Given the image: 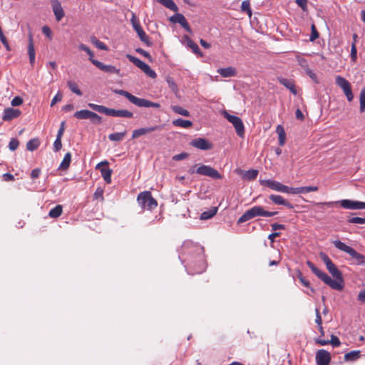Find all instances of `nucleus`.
Returning <instances> with one entry per match:
<instances>
[{"mask_svg": "<svg viewBox=\"0 0 365 365\" xmlns=\"http://www.w3.org/2000/svg\"><path fill=\"white\" fill-rule=\"evenodd\" d=\"M307 265L310 268V269L315 275H317L322 281L329 286L331 289L338 291H341L344 289V281L342 273L336 267L334 269L329 271V272L334 277V279H331L327 274L318 269L312 262L307 261Z\"/></svg>", "mask_w": 365, "mask_h": 365, "instance_id": "obj_1", "label": "nucleus"}, {"mask_svg": "<svg viewBox=\"0 0 365 365\" xmlns=\"http://www.w3.org/2000/svg\"><path fill=\"white\" fill-rule=\"evenodd\" d=\"M277 214V212H269L264 209L262 206L256 205L245 212V213L238 219L237 223H244L256 217H273Z\"/></svg>", "mask_w": 365, "mask_h": 365, "instance_id": "obj_2", "label": "nucleus"}, {"mask_svg": "<svg viewBox=\"0 0 365 365\" xmlns=\"http://www.w3.org/2000/svg\"><path fill=\"white\" fill-rule=\"evenodd\" d=\"M332 243L338 250L349 254L352 259H354V264L356 265H365V255L359 253L354 248L346 245L340 240H334Z\"/></svg>", "mask_w": 365, "mask_h": 365, "instance_id": "obj_3", "label": "nucleus"}, {"mask_svg": "<svg viewBox=\"0 0 365 365\" xmlns=\"http://www.w3.org/2000/svg\"><path fill=\"white\" fill-rule=\"evenodd\" d=\"M114 92L118 95L125 97L130 103L138 107H153L158 108L160 106V104L158 103H154L145 98H138L124 90L116 89L114 91Z\"/></svg>", "mask_w": 365, "mask_h": 365, "instance_id": "obj_4", "label": "nucleus"}, {"mask_svg": "<svg viewBox=\"0 0 365 365\" xmlns=\"http://www.w3.org/2000/svg\"><path fill=\"white\" fill-rule=\"evenodd\" d=\"M137 202L143 210H153L158 206L157 200L153 197L150 191L140 192L137 197Z\"/></svg>", "mask_w": 365, "mask_h": 365, "instance_id": "obj_5", "label": "nucleus"}, {"mask_svg": "<svg viewBox=\"0 0 365 365\" xmlns=\"http://www.w3.org/2000/svg\"><path fill=\"white\" fill-rule=\"evenodd\" d=\"M190 173H197L203 176H208L214 179H221L222 176L219 173V172L215 168L205 165H202L199 166L196 170H194V168L190 170Z\"/></svg>", "mask_w": 365, "mask_h": 365, "instance_id": "obj_6", "label": "nucleus"}, {"mask_svg": "<svg viewBox=\"0 0 365 365\" xmlns=\"http://www.w3.org/2000/svg\"><path fill=\"white\" fill-rule=\"evenodd\" d=\"M223 115L233 125L237 135L239 137L243 138L245 135V126L241 118L238 116L230 115L227 111H224Z\"/></svg>", "mask_w": 365, "mask_h": 365, "instance_id": "obj_7", "label": "nucleus"}, {"mask_svg": "<svg viewBox=\"0 0 365 365\" xmlns=\"http://www.w3.org/2000/svg\"><path fill=\"white\" fill-rule=\"evenodd\" d=\"M259 182L261 185L267 187L274 191L288 194L289 186L283 185L280 182L270 179L259 180Z\"/></svg>", "mask_w": 365, "mask_h": 365, "instance_id": "obj_8", "label": "nucleus"}, {"mask_svg": "<svg viewBox=\"0 0 365 365\" xmlns=\"http://www.w3.org/2000/svg\"><path fill=\"white\" fill-rule=\"evenodd\" d=\"M336 83L343 90L348 101L351 102L354 98V95L349 82L344 77L337 76L336 77Z\"/></svg>", "mask_w": 365, "mask_h": 365, "instance_id": "obj_9", "label": "nucleus"}, {"mask_svg": "<svg viewBox=\"0 0 365 365\" xmlns=\"http://www.w3.org/2000/svg\"><path fill=\"white\" fill-rule=\"evenodd\" d=\"M315 360L317 365H329L331 360V354L325 349H319L316 352Z\"/></svg>", "mask_w": 365, "mask_h": 365, "instance_id": "obj_10", "label": "nucleus"}, {"mask_svg": "<svg viewBox=\"0 0 365 365\" xmlns=\"http://www.w3.org/2000/svg\"><path fill=\"white\" fill-rule=\"evenodd\" d=\"M108 165V162L107 160L102 161L96 165V169L100 170L103 180L108 184H110L111 182V175H112L113 171L110 168H102L103 165Z\"/></svg>", "mask_w": 365, "mask_h": 365, "instance_id": "obj_11", "label": "nucleus"}, {"mask_svg": "<svg viewBox=\"0 0 365 365\" xmlns=\"http://www.w3.org/2000/svg\"><path fill=\"white\" fill-rule=\"evenodd\" d=\"M190 145L197 149L202 150H211L213 148V145L209 140L205 138H198L192 140L190 142Z\"/></svg>", "mask_w": 365, "mask_h": 365, "instance_id": "obj_12", "label": "nucleus"}, {"mask_svg": "<svg viewBox=\"0 0 365 365\" xmlns=\"http://www.w3.org/2000/svg\"><path fill=\"white\" fill-rule=\"evenodd\" d=\"M340 205L345 209L350 210H362L365 209V202L353 201L351 200H342L340 201Z\"/></svg>", "mask_w": 365, "mask_h": 365, "instance_id": "obj_13", "label": "nucleus"}, {"mask_svg": "<svg viewBox=\"0 0 365 365\" xmlns=\"http://www.w3.org/2000/svg\"><path fill=\"white\" fill-rule=\"evenodd\" d=\"M52 10L56 20L60 21L65 16L64 10L59 0H51Z\"/></svg>", "mask_w": 365, "mask_h": 365, "instance_id": "obj_14", "label": "nucleus"}, {"mask_svg": "<svg viewBox=\"0 0 365 365\" xmlns=\"http://www.w3.org/2000/svg\"><path fill=\"white\" fill-rule=\"evenodd\" d=\"M319 188L317 186H304L299 187H289L288 194L299 195L310 192H317Z\"/></svg>", "mask_w": 365, "mask_h": 365, "instance_id": "obj_15", "label": "nucleus"}, {"mask_svg": "<svg viewBox=\"0 0 365 365\" xmlns=\"http://www.w3.org/2000/svg\"><path fill=\"white\" fill-rule=\"evenodd\" d=\"M170 21L180 24L187 32H191V28L185 17L182 14H176L170 18Z\"/></svg>", "mask_w": 365, "mask_h": 365, "instance_id": "obj_16", "label": "nucleus"}, {"mask_svg": "<svg viewBox=\"0 0 365 365\" xmlns=\"http://www.w3.org/2000/svg\"><path fill=\"white\" fill-rule=\"evenodd\" d=\"M269 198L274 205H284L289 209L294 208V205L281 195L272 194Z\"/></svg>", "mask_w": 365, "mask_h": 365, "instance_id": "obj_17", "label": "nucleus"}, {"mask_svg": "<svg viewBox=\"0 0 365 365\" xmlns=\"http://www.w3.org/2000/svg\"><path fill=\"white\" fill-rule=\"evenodd\" d=\"M161 128L162 127L160 125H155V126H151L149 128H142L140 129L135 130L133 132L132 138L133 139L138 138L141 135H144L148 133L160 130V129H161Z\"/></svg>", "mask_w": 365, "mask_h": 365, "instance_id": "obj_18", "label": "nucleus"}, {"mask_svg": "<svg viewBox=\"0 0 365 365\" xmlns=\"http://www.w3.org/2000/svg\"><path fill=\"white\" fill-rule=\"evenodd\" d=\"M21 113L19 109L8 108L4 109L2 119L4 121H9L14 118H18Z\"/></svg>", "mask_w": 365, "mask_h": 365, "instance_id": "obj_19", "label": "nucleus"}, {"mask_svg": "<svg viewBox=\"0 0 365 365\" xmlns=\"http://www.w3.org/2000/svg\"><path fill=\"white\" fill-rule=\"evenodd\" d=\"M93 65H95L100 70L106 73L120 75V70L112 65H106L99 61L93 62Z\"/></svg>", "mask_w": 365, "mask_h": 365, "instance_id": "obj_20", "label": "nucleus"}, {"mask_svg": "<svg viewBox=\"0 0 365 365\" xmlns=\"http://www.w3.org/2000/svg\"><path fill=\"white\" fill-rule=\"evenodd\" d=\"M315 343L320 346H325L329 344H331L334 347H339L341 345V341L335 335H331L330 340L317 339L315 340Z\"/></svg>", "mask_w": 365, "mask_h": 365, "instance_id": "obj_21", "label": "nucleus"}, {"mask_svg": "<svg viewBox=\"0 0 365 365\" xmlns=\"http://www.w3.org/2000/svg\"><path fill=\"white\" fill-rule=\"evenodd\" d=\"M277 81L287 89H289L294 95H297V91L294 82L292 79L284 78L282 77H277Z\"/></svg>", "mask_w": 365, "mask_h": 365, "instance_id": "obj_22", "label": "nucleus"}, {"mask_svg": "<svg viewBox=\"0 0 365 365\" xmlns=\"http://www.w3.org/2000/svg\"><path fill=\"white\" fill-rule=\"evenodd\" d=\"M28 54L29 57V61L31 66L35 62V48L34 44L33 36L31 34L29 36V45H28Z\"/></svg>", "mask_w": 365, "mask_h": 365, "instance_id": "obj_23", "label": "nucleus"}, {"mask_svg": "<svg viewBox=\"0 0 365 365\" xmlns=\"http://www.w3.org/2000/svg\"><path fill=\"white\" fill-rule=\"evenodd\" d=\"M217 73H219L222 77L228 78L236 76L237 71L234 67H227L224 68H219L217 70Z\"/></svg>", "mask_w": 365, "mask_h": 365, "instance_id": "obj_24", "label": "nucleus"}, {"mask_svg": "<svg viewBox=\"0 0 365 365\" xmlns=\"http://www.w3.org/2000/svg\"><path fill=\"white\" fill-rule=\"evenodd\" d=\"M361 351L354 350L345 354L344 359L346 361H355L361 357Z\"/></svg>", "mask_w": 365, "mask_h": 365, "instance_id": "obj_25", "label": "nucleus"}, {"mask_svg": "<svg viewBox=\"0 0 365 365\" xmlns=\"http://www.w3.org/2000/svg\"><path fill=\"white\" fill-rule=\"evenodd\" d=\"M217 207H212L209 210L205 211L202 213H201L200 220H206L212 218L217 214Z\"/></svg>", "mask_w": 365, "mask_h": 365, "instance_id": "obj_26", "label": "nucleus"}, {"mask_svg": "<svg viewBox=\"0 0 365 365\" xmlns=\"http://www.w3.org/2000/svg\"><path fill=\"white\" fill-rule=\"evenodd\" d=\"M71 162V153H67L65 155L62 162L61 163V164L58 167V170H68V168L70 166Z\"/></svg>", "mask_w": 365, "mask_h": 365, "instance_id": "obj_27", "label": "nucleus"}, {"mask_svg": "<svg viewBox=\"0 0 365 365\" xmlns=\"http://www.w3.org/2000/svg\"><path fill=\"white\" fill-rule=\"evenodd\" d=\"M276 132L279 135V145L283 146L286 141V133L283 126L278 125L276 128Z\"/></svg>", "mask_w": 365, "mask_h": 365, "instance_id": "obj_28", "label": "nucleus"}, {"mask_svg": "<svg viewBox=\"0 0 365 365\" xmlns=\"http://www.w3.org/2000/svg\"><path fill=\"white\" fill-rule=\"evenodd\" d=\"M173 125L177 127H181L184 128H190L192 125V123L188 120H184L178 118L173 121Z\"/></svg>", "mask_w": 365, "mask_h": 365, "instance_id": "obj_29", "label": "nucleus"}, {"mask_svg": "<svg viewBox=\"0 0 365 365\" xmlns=\"http://www.w3.org/2000/svg\"><path fill=\"white\" fill-rule=\"evenodd\" d=\"M320 257L326 264L328 271H330L331 269H334L336 267L327 254L321 252Z\"/></svg>", "mask_w": 365, "mask_h": 365, "instance_id": "obj_30", "label": "nucleus"}, {"mask_svg": "<svg viewBox=\"0 0 365 365\" xmlns=\"http://www.w3.org/2000/svg\"><path fill=\"white\" fill-rule=\"evenodd\" d=\"M320 257L326 264L328 271H330L331 269H334L336 267L327 254L321 252Z\"/></svg>", "mask_w": 365, "mask_h": 365, "instance_id": "obj_31", "label": "nucleus"}, {"mask_svg": "<svg viewBox=\"0 0 365 365\" xmlns=\"http://www.w3.org/2000/svg\"><path fill=\"white\" fill-rule=\"evenodd\" d=\"M78 48L81 50V51H85L88 56H89V60L91 61V62L93 64V62L95 61H98V60H96L93 58V56H94V53L93 52V51H91V49L87 46L86 44L84 43H80L78 45Z\"/></svg>", "mask_w": 365, "mask_h": 365, "instance_id": "obj_32", "label": "nucleus"}, {"mask_svg": "<svg viewBox=\"0 0 365 365\" xmlns=\"http://www.w3.org/2000/svg\"><path fill=\"white\" fill-rule=\"evenodd\" d=\"M158 1L171 11L177 12L178 10L177 5L173 0H158Z\"/></svg>", "mask_w": 365, "mask_h": 365, "instance_id": "obj_33", "label": "nucleus"}, {"mask_svg": "<svg viewBox=\"0 0 365 365\" xmlns=\"http://www.w3.org/2000/svg\"><path fill=\"white\" fill-rule=\"evenodd\" d=\"M62 212L63 207L58 205L49 211L48 216L51 218H57L61 215Z\"/></svg>", "mask_w": 365, "mask_h": 365, "instance_id": "obj_34", "label": "nucleus"}, {"mask_svg": "<svg viewBox=\"0 0 365 365\" xmlns=\"http://www.w3.org/2000/svg\"><path fill=\"white\" fill-rule=\"evenodd\" d=\"M257 175L258 170L252 169L245 172L242 175V178L247 180H253L257 178Z\"/></svg>", "mask_w": 365, "mask_h": 365, "instance_id": "obj_35", "label": "nucleus"}, {"mask_svg": "<svg viewBox=\"0 0 365 365\" xmlns=\"http://www.w3.org/2000/svg\"><path fill=\"white\" fill-rule=\"evenodd\" d=\"M92 111H90L88 110H81L79 111H76L74 113V117H76L78 119H88L91 118Z\"/></svg>", "mask_w": 365, "mask_h": 365, "instance_id": "obj_36", "label": "nucleus"}, {"mask_svg": "<svg viewBox=\"0 0 365 365\" xmlns=\"http://www.w3.org/2000/svg\"><path fill=\"white\" fill-rule=\"evenodd\" d=\"M126 134V131L121 133H114L108 135V139L111 141H121Z\"/></svg>", "mask_w": 365, "mask_h": 365, "instance_id": "obj_37", "label": "nucleus"}, {"mask_svg": "<svg viewBox=\"0 0 365 365\" xmlns=\"http://www.w3.org/2000/svg\"><path fill=\"white\" fill-rule=\"evenodd\" d=\"M126 57L130 62L133 63L137 67H138L140 69L145 65V63H144L139 58L132 55L127 54Z\"/></svg>", "mask_w": 365, "mask_h": 365, "instance_id": "obj_38", "label": "nucleus"}, {"mask_svg": "<svg viewBox=\"0 0 365 365\" xmlns=\"http://www.w3.org/2000/svg\"><path fill=\"white\" fill-rule=\"evenodd\" d=\"M126 57L130 62L133 63L137 67H138L140 69L145 65V63H144L139 58L132 55L127 54Z\"/></svg>", "mask_w": 365, "mask_h": 365, "instance_id": "obj_39", "label": "nucleus"}, {"mask_svg": "<svg viewBox=\"0 0 365 365\" xmlns=\"http://www.w3.org/2000/svg\"><path fill=\"white\" fill-rule=\"evenodd\" d=\"M67 85H68L69 89L73 93H76L78 96H81L82 95V92L78 88V84L76 82L72 81H68L67 82Z\"/></svg>", "mask_w": 365, "mask_h": 365, "instance_id": "obj_40", "label": "nucleus"}, {"mask_svg": "<svg viewBox=\"0 0 365 365\" xmlns=\"http://www.w3.org/2000/svg\"><path fill=\"white\" fill-rule=\"evenodd\" d=\"M39 146V141L36 138L29 140L26 143V148L28 150L33 151L38 148Z\"/></svg>", "mask_w": 365, "mask_h": 365, "instance_id": "obj_41", "label": "nucleus"}, {"mask_svg": "<svg viewBox=\"0 0 365 365\" xmlns=\"http://www.w3.org/2000/svg\"><path fill=\"white\" fill-rule=\"evenodd\" d=\"M172 110L175 113L179 114V115H182L183 116H186L187 117V116L190 115V113H189V111L183 108L181 106H172Z\"/></svg>", "mask_w": 365, "mask_h": 365, "instance_id": "obj_42", "label": "nucleus"}, {"mask_svg": "<svg viewBox=\"0 0 365 365\" xmlns=\"http://www.w3.org/2000/svg\"><path fill=\"white\" fill-rule=\"evenodd\" d=\"M138 36L140 41H143L146 46H151L153 45L152 41L144 31H141V33L138 34Z\"/></svg>", "mask_w": 365, "mask_h": 365, "instance_id": "obj_43", "label": "nucleus"}, {"mask_svg": "<svg viewBox=\"0 0 365 365\" xmlns=\"http://www.w3.org/2000/svg\"><path fill=\"white\" fill-rule=\"evenodd\" d=\"M133 113L127 110H116L115 117L132 118Z\"/></svg>", "mask_w": 365, "mask_h": 365, "instance_id": "obj_44", "label": "nucleus"}, {"mask_svg": "<svg viewBox=\"0 0 365 365\" xmlns=\"http://www.w3.org/2000/svg\"><path fill=\"white\" fill-rule=\"evenodd\" d=\"M91 41L99 49L103 50V51H107L108 50L107 46L103 42H102V41H99L98 39H97L96 37H94V36L92 37L91 38Z\"/></svg>", "mask_w": 365, "mask_h": 365, "instance_id": "obj_45", "label": "nucleus"}, {"mask_svg": "<svg viewBox=\"0 0 365 365\" xmlns=\"http://www.w3.org/2000/svg\"><path fill=\"white\" fill-rule=\"evenodd\" d=\"M141 70L149 77L152 78H156V73L150 68V67L145 63V65L141 68Z\"/></svg>", "mask_w": 365, "mask_h": 365, "instance_id": "obj_46", "label": "nucleus"}, {"mask_svg": "<svg viewBox=\"0 0 365 365\" xmlns=\"http://www.w3.org/2000/svg\"><path fill=\"white\" fill-rule=\"evenodd\" d=\"M359 103H360V112H365V89H363L360 93L359 96Z\"/></svg>", "mask_w": 365, "mask_h": 365, "instance_id": "obj_47", "label": "nucleus"}, {"mask_svg": "<svg viewBox=\"0 0 365 365\" xmlns=\"http://www.w3.org/2000/svg\"><path fill=\"white\" fill-rule=\"evenodd\" d=\"M187 45L192 49V51L194 53L199 54L200 56H202V53H201L198 46L195 42H193L190 39H188Z\"/></svg>", "mask_w": 365, "mask_h": 365, "instance_id": "obj_48", "label": "nucleus"}, {"mask_svg": "<svg viewBox=\"0 0 365 365\" xmlns=\"http://www.w3.org/2000/svg\"><path fill=\"white\" fill-rule=\"evenodd\" d=\"M241 10L243 12H246L249 16L252 15V11L250 9V2L248 1H243L241 4Z\"/></svg>", "mask_w": 365, "mask_h": 365, "instance_id": "obj_49", "label": "nucleus"}, {"mask_svg": "<svg viewBox=\"0 0 365 365\" xmlns=\"http://www.w3.org/2000/svg\"><path fill=\"white\" fill-rule=\"evenodd\" d=\"M296 59H297V61L298 63H299V65H300L303 68H304V69H305V71L309 68L307 61L304 58H303V57L300 56L299 54H297V55L296 56Z\"/></svg>", "mask_w": 365, "mask_h": 365, "instance_id": "obj_50", "label": "nucleus"}, {"mask_svg": "<svg viewBox=\"0 0 365 365\" xmlns=\"http://www.w3.org/2000/svg\"><path fill=\"white\" fill-rule=\"evenodd\" d=\"M311 29H312V34H311V36H310V38H309V40L311 41H315L317 38H319V32L317 31V28L315 26L314 24H312V26H311Z\"/></svg>", "mask_w": 365, "mask_h": 365, "instance_id": "obj_51", "label": "nucleus"}, {"mask_svg": "<svg viewBox=\"0 0 365 365\" xmlns=\"http://www.w3.org/2000/svg\"><path fill=\"white\" fill-rule=\"evenodd\" d=\"M349 223L352 224H365V218L360 217H354L348 220Z\"/></svg>", "mask_w": 365, "mask_h": 365, "instance_id": "obj_52", "label": "nucleus"}, {"mask_svg": "<svg viewBox=\"0 0 365 365\" xmlns=\"http://www.w3.org/2000/svg\"><path fill=\"white\" fill-rule=\"evenodd\" d=\"M19 145V141L16 138H12L9 144V148L11 150L14 151L16 150Z\"/></svg>", "mask_w": 365, "mask_h": 365, "instance_id": "obj_53", "label": "nucleus"}, {"mask_svg": "<svg viewBox=\"0 0 365 365\" xmlns=\"http://www.w3.org/2000/svg\"><path fill=\"white\" fill-rule=\"evenodd\" d=\"M351 59L352 61L355 62L357 58V50H356V46L354 43H351Z\"/></svg>", "mask_w": 365, "mask_h": 365, "instance_id": "obj_54", "label": "nucleus"}, {"mask_svg": "<svg viewBox=\"0 0 365 365\" xmlns=\"http://www.w3.org/2000/svg\"><path fill=\"white\" fill-rule=\"evenodd\" d=\"M61 148H62L61 138L56 137V138L53 143V150L55 152H58L61 149Z\"/></svg>", "mask_w": 365, "mask_h": 365, "instance_id": "obj_55", "label": "nucleus"}, {"mask_svg": "<svg viewBox=\"0 0 365 365\" xmlns=\"http://www.w3.org/2000/svg\"><path fill=\"white\" fill-rule=\"evenodd\" d=\"M307 74L312 78V80L316 83H319V81L317 75L312 71L309 68H308L306 71Z\"/></svg>", "mask_w": 365, "mask_h": 365, "instance_id": "obj_56", "label": "nucleus"}, {"mask_svg": "<svg viewBox=\"0 0 365 365\" xmlns=\"http://www.w3.org/2000/svg\"><path fill=\"white\" fill-rule=\"evenodd\" d=\"M115 111H116L115 109L108 108H106V106H104L103 109V111H102V113H104V114H106L107 115H109V116L115 117Z\"/></svg>", "mask_w": 365, "mask_h": 365, "instance_id": "obj_57", "label": "nucleus"}, {"mask_svg": "<svg viewBox=\"0 0 365 365\" xmlns=\"http://www.w3.org/2000/svg\"><path fill=\"white\" fill-rule=\"evenodd\" d=\"M295 2L303 11L307 10V0H296Z\"/></svg>", "mask_w": 365, "mask_h": 365, "instance_id": "obj_58", "label": "nucleus"}, {"mask_svg": "<svg viewBox=\"0 0 365 365\" xmlns=\"http://www.w3.org/2000/svg\"><path fill=\"white\" fill-rule=\"evenodd\" d=\"M188 155H189L188 153L183 152L180 154L174 155L173 157V160H176V161L181 160L187 158L188 157Z\"/></svg>", "mask_w": 365, "mask_h": 365, "instance_id": "obj_59", "label": "nucleus"}, {"mask_svg": "<svg viewBox=\"0 0 365 365\" xmlns=\"http://www.w3.org/2000/svg\"><path fill=\"white\" fill-rule=\"evenodd\" d=\"M23 103V99L20 96L14 97L11 101L12 106H19Z\"/></svg>", "mask_w": 365, "mask_h": 365, "instance_id": "obj_60", "label": "nucleus"}, {"mask_svg": "<svg viewBox=\"0 0 365 365\" xmlns=\"http://www.w3.org/2000/svg\"><path fill=\"white\" fill-rule=\"evenodd\" d=\"M298 278L300 281V282L306 287H310V283L309 282L305 279V277L302 275L301 272H299L298 275Z\"/></svg>", "mask_w": 365, "mask_h": 365, "instance_id": "obj_61", "label": "nucleus"}, {"mask_svg": "<svg viewBox=\"0 0 365 365\" xmlns=\"http://www.w3.org/2000/svg\"><path fill=\"white\" fill-rule=\"evenodd\" d=\"M88 106L92 108L93 110L98 112V113H102V111H103V107L104 106H100V105H97V104H94V103H88Z\"/></svg>", "mask_w": 365, "mask_h": 365, "instance_id": "obj_62", "label": "nucleus"}, {"mask_svg": "<svg viewBox=\"0 0 365 365\" xmlns=\"http://www.w3.org/2000/svg\"><path fill=\"white\" fill-rule=\"evenodd\" d=\"M167 83L170 87V89H172L173 91H177V85L175 84L174 80L172 78H167Z\"/></svg>", "mask_w": 365, "mask_h": 365, "instance_id": "obj_63", "label": "nucleus"}, {"mask_svg": "<svg viewBox=\"0 0 365 365\" xmlns=\"http://www.w3.org/2000/svg\"><path fill=\"white\" fill-rule=\"evenodd\" d=\"M89 119L96 123H100L101 122V117L94 112L91 113V118Z\"/></svg>", "mask_w": 365, "mask_h": 365, "instance_id": "obj_64", "label": "nucleus"}]
</instances>
